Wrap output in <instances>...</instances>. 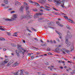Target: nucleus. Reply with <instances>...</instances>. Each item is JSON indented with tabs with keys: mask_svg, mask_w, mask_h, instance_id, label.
Wrapping results in <instances>:
<instances>
[{
	"mask_svg": "<svg viewBox=\"0 0 75 75\" xmlns=\"http://www.w3.org/2000/svg\"><path fill=\"white\" fill-rule=\"evenodd\" d=\"M67 35H66L65 36V38H66V44H68V38H71L72 35H71V32H69V30H67Z\"/></svg>",
	"mask_w": 75,
	"mask_h": 75,
	"instance_id": "nucleus-1",
	"label": "nucleus"
},
{
	"mask_svg": "<svg viewBox=\"0 0 75 75\" xmlns=\"http://www.w3.org/2000/svg\"><path fill=\"white\" fill-rule=\"evenodd\" d=\"M13 18L11 19H9L8 18H6L5 19V21H12L13 20H15L14 18H17V15H14L13 16Z\"/></svg>",
	"mask_w": 75,
	"mask_h": 75,
	"instance_id": "nucleus-2",
	"label": "nucleus"
},
{
	"mask_svg": "<svg viewBox=\"0 0 75 75\" xmlns=\"http://www.w3.org/2000/svg\"><path fill=\"white\" fill-rule=\"evenodd\" d=\"M8 61L9 60L8 59H5L4 61H2L0 62V64L1 65H5L6 64H7Z\"/></svg>",
	"mask_w": 75,
	"mask_h": 75,
	"instance_id": "nucleus-3",
	"label": "nucleus"
},
{
	"mask_svg": "<svg viewBox=\"0 0 75 75\" xmlns=\"http://www.w3.org/2000/svg\"><path fill=\"white\" fill-rule=\"evenodd\" d=\"M43 13L42 12L39 13H36L35 15V16H34V17L35 18H36V17H38L37 16H42L43 15Z\"/></svg>",
	"mask_w": 75,
	"mask_h": 75,
	"instance_id": "nucleus-4",
	"label": "nucleus"
},
{
	"mask_svg": "<svg viewBox=\"0 0 75 75\" xmlns=\"http://www.w3.org/2000/svg\"><path fill=\"white\" fill-rule=\"evenodd\" d=\"M64 17L66 19H67V20H69L70 21H69V22H70V23H73L74 24H75V22L73 21L72 20H71V19H68V17L67 16H64Z\"/></svg>",
	"mask_w": 75,
	"mask_h": 75,
	"instance_id": "nucleus-5",
	"label": "nucleus"
},
{
	"mask_svg": "<svg viewBox=\"0 0 75 75\" xmlns=\"http://www.w3.org/2000/svg\"><path fill=\"white\" fill-rule=\"evenodd\" d=\"M24 10V6H22L19 9V11L21 13H23Z\"/></svg>",
	"mask_w": 75,
	"mask_h": 75,
	"instance_id": "nucleus-6",
	"label": "nucleus"
},
{
	"mask_svg": "<svg viewBox=\"0 0 75 75\" xmlns=\"http://www.w3.org/2000/svg\"><path fill=\"white\" fill-rule=\"evenodd\" d=\"M57 0H54V1L55 2V3H56V5H57V6H59V4H60L61 2L57 1Z\"/></svg>",
	"mask_w": 75,
	"mask_h": 75,
	"instance_id": "nucleus-7",
	"label": "nucleus"
},
{
	"mask_svg": "<svg viewBox=\"0 0 75 75\" xmlns=\"http://www.w3.org/2000/svg\"><path fill=\"white\" fill-rule=\"evenodd\" d=\"M56 32L58 34H59V38H60V39H62V37H61V33H60L58 32L56 30Z\"/></svg>",
	"mask_w": 75,
	"mask_h": 75,
	"instance_id": "nucleus-8",
	"label": "nucleus"
},
{
	"mask_svg": "<svg viewBox=\"0 0 75 75\" xmlns=\"http://www.w3.org/2000/svg\"><path fill=\"white\" fill-rule=\"evenodd\" d=\"M14 61L13 60H11V61H10L8 63V64L7 65L8 66H10L11 64H12L13 63Z\"/></svg>",
	"mask_w": 75,
	"mask_h": 75,
	"instance_id": "nucleus-9",
	"label": "nucleus"
},
{
	"mask_svg": "<svg viewBox=\"0 0 75 75\" xmlns=\"http://www.w3.org/2000/svg\"><path fill=\"white\" fill-rule=\"evenodd\" d=\"M16 54L17 55V56H18V57H19V56H20V54H19V52H18V51L17 50H16Z\"/></svg>",
	"mask_w": 75,
	"mask_h": 75,
	"instance_id": "nucleus-10",
	"label": "nucleus"
},
{
	"mask_svg": "<svg viewBox=\"0 0 75 75\" xmlns=\"http://www.w3.org/2000/svg\"><path fill=\"white\" fill-rule=\"evenodd\" d=\"M19 64H20L19 63H17V62H16L13 65V67H16V66L18 65Z\"/></svg>",
	"mask_w": 75,
	"mask_h": 75,
	"instance_id": "nucleus-11",
	"label": "nucleus"
},
{
	"mask_svg": "<svg viewBox=\"0 0 75 75\" xmlns=\"http://www.w3.org/2000/svg\"><path fill=\"white\" fill-rule=\"evenodd\" d=\"M28 16H25V15H23L22 16V18H27Z\"/></svg>",
	"mask_w": 75,
	"mask_h": 75,
	"instance_id": "nucleus-12",
	"label": "nucleus"
},
{
	"mask_svg": "<svg viewBox=\"0 0 75 75\" xmlns=\"http://www.w3.org/2000/svg\"><path fill=\"white\" fill-rule=\"evenodd\" d=\"M71 50H70V52H71V51H74V47L73 46H71Z\"/></svg>",
	"mask_w": 75,
	"mask_h": 75,
	"instance_id": "nucleus-13",
	"label": "nucleus"
},
{
	"mask_svg": "<svg viewBox=\"0 0 75 75\" xmlns=\"http://www.w3.org/2000/svg\"><path fill=\"white\" fill-rule=\"evenodd\" d=\"M4 3L6 4H8V0H4Z\"/></svg>",
	"mask_w": 75,
	"mask_h": 75,
	"instance_id": "nucleus-14",
	"label": "nucleus"
},
{
	"mask_svg": "<svg viewBox=\"0 0 75 75\" xmlns=\"http://www.w3.org/2000/svg\"><path fill=\"white\" fill-rule=\"evenodd\" d=\"M34 4H35V6H40V4L37 2H34Z\"/></svg>",
	"mask_w": 75,
	"mask_h": 75,
	"instance_id": "nucleus-15",
	"label": "nucleus"
},
{
	"mask_svg": "<svg viewBox=\"0 0 75 75\" xmlns=\"http://www.w3.org/2000/svg\"><path fill=\"white\" fill-rule=\"evenodd\" d=\"M3 26H0V30H2V31H4V30L3 29Z\"/></svg>",
	"mask_w": 75,
	"mask_h": 75,
	"instance_id": "nucleus-16",
	"label": "nucleus"
},
{
	"mask_svg": "<svg viewBox=\"0 0 75 75\" xmlns=\"http://www.w3.org/2000/svg\"><path fill=\"white\" fill-rule=\"evenodd\" d=\"M71 42H69L68 43H67V47H69V46L71 45Z\"/></svg>",
	"mask_w": 75,
	"mask_h": 75,
	"instance_id": "nucleus-17",
	"label": "nucleus"
},
{
	"mask_svg": "<svg viewBox=\"0 0 75 75\" xmlns=\"http://www.w3.org/2000/svg\"><path fill=\"white\" fill-rule=\"evenodd\" d=\"M13 36H15V37H17V33L16 32L14 33V34L13 35Z\"/></svg>",
	"mask_w": 75,
	"mask_h": 75,
	"instance_id": "nucleus-18",
	"label": "nucleus"
},
{
	"mask_svg": "<svg viewBox=\"0 0 75 75\" xmlns=\"http://www.w3.org/2000/svg\"><path fill=\"white\" fill-rule=\"evenodd\" d=\"M47 51H51V49L49 47H47Z\"/></svg>",
	"mask_w": 75,
	"mask_h": 75,
	"instance_id": "nucleus-19",
	"label": "nucleus"
},
{
	"mask_svg": "<svg viewBox=\"0 0 75 75\" xmlns=\"http://www.w3.org/2000/svg\"><path fill=\"white\" fill-rule=\"evenodd\" d=\"M26 30H28V31H29V32L32 33V31H31V30H30L28 29V27H27Z\"/></svg>",
	"mask_w": 75,
	"mask_h": 75,
	"instance_id": "nucleus-20",
	"label": "nucleus"
},
{
	"mask_svg": "<svg viewBox=\"0 0 75 75\" xmlns=\"http://www.w3.org/2000/svg\"><path fill=\"white\" fill-rule=\"evenodd\" d=\"M67 28H68V29H69V30H71V28H70V27H69V25H67V26H66Z\"/></svg>",
	"mask_w": 75,
	"mask_h": 75,
	"instance_id": "nucleus-21",
	"label": "nucleus"
},
{
	"mask_svg": "<svg viewBox=\"0 0 75 75\" xmlns=\"http://www.w3.org/2000/svg\"><path fill=\"white\" fill-rule=\"evenodd\" d=\"M29 1L30 3H31L32 4H33V3H34V2H33V1L30 0H29Z\"/></svg>",
	"mask_w": 75,
	"mask_h": 75,
	"instance_id": "nucleus-22",
	"label": "nucleus"
},
{
	"mask_svg": "<svg viewBox=\"0 0 75 75\" xmlns=\"http://www.w3.org/2000/svg\"><path fill=\"white\" fill-rule=\"evenodd\" d=\"M32 28V30H33V31H37L34 28Z\"/></svg>",
	"mask_w": 75,
	"mask_h": 75,
	"instance_id": "nucleus-23",
	"label": "nucleus"
},
{
	"mask_svg": "<svg viewBox=\"0 0 75 75\" xmlns=\"http://www.w3.org/2000/svg\"><path fill=\"white\" fill-rule=\"evenodd\" d=\"M29 9V7L28 6H26V10H28Z\"/></svg>",
	"mask_w": 75,
	"mask_h": 75,
	"instance_id": "nucleus-24",
	"label": "nucleus"
},
{
	"mask_svg": "<svg viewBox=\"0 0 75 75\" xmlns=\"http://www.w3.org/2000/svg\"><path fill=\"white\" fill-rule=\"evenodd\" d=\"M66 52L67 53V54H69V53L70 51H69V50H66Z\"/></svg>",
	"mask_w": 75,
	"mask_h": 75,
	"instance_id": "nucleus-25",
	"label": "nucleus"
},
{
	"mask_svg": "<svg viewBox=\"0 0 75 75\" xmlns=\"http://www.w3.org/2000/svg\"><path fill=\"white\" fill-rule=\"evenodd\" d=\"M17 49L18 50H20V47H19V45H17Z\"/></svg>",
	"mask_w": 75,
	"mask_h": 75,
	"instance_id": "nucleus-26",
	"label": "nucleus"
},
{
	"mask_svg": "<svg viewBox=\"0 0 75 75\" xmlns=\"http://www.w3.org/2000/svg\"><path fill=\"white\" fill-rule=\"evenodd\" d=\"M33 11H38V9H33Z\"/></svg>",
	"mask_w": 75,
	"mask_h": 75,
	"instance_id": "nucleus-27",
	"label": "nucleus"
},
{
	"mask_svg": "<svg viewBox=\"0 0 75 75\" xmlns=\"http://www.w3.org/2000/svg\"><path fill=\"white\" fill-rule=\"evenodd\" d=\"M18 2L17 1H15V5L17 4H18Z\"/></svg>",
	"mask_w": 75,
	"mask_h": 75,
	"instance_id": "nucleus-28",
	"label": "nucleus"
},
{
	"mask_svg": "<svg viewBox=\"0 0 75 75\" xmlns=\"http://www.w3.org/2000/svg\"><path fill=\"white\" fill-rule=\"evenodd\" d=\"M61 6L63 8H64V4H62L61 5Z\"/></svg>",
	"mask_w": 75,
	"mask_h": 75,
	"instance_id": "nucleus-29",
	"label": "nucleus"
},
{
	"mask_svg": "<svg viewBox=\"0 0 75 75\" xmlns=\"http://www.w3.org/2000/svg\"><path fill=\"white\" fill-rule=\"evenodd\" d=\"M18 72H17L16 73H14L13 74L14 75H17L18 74Z\"/></svg>",
	"mask_w": 75,
	"mask_h": 75,
	"instance_id": "nucleus-30",
	"label": "nucleus"
},
{
	"mask_svg": "<svg viewBox=\"0 0 75 75\" xmlns=\"http://www.w3.org/2000/svg\"><path fill=\"white\" fill-rule=\"evenodd\" d=\"M55 50L56 51H59V48H55Z\"/></svg>",
	"mask_w": 75,
	"mask_h": 75,
	"instance_id": "nucleus-31",
	"label": "nucleus"
},
{
	"mask_svg": "<svg viewBox=\"0 0 75 75\" xmlns=\"http://www.w3.org/2000/svg\"><path fill=\"white\" fill-rule=\"evenodd\" d=\"M25 74L26 75H28V74H29V73L27 71H25Z\"/></svg>",
	"mask_w": 75,
	"mask_h": 75,
	"instance_id": "nucleus-32",
	"label": "nucleus"
},
{
	"mask_svg": "<svg viewBox=\"0 0 75 75\" xmlns=\"http://www.w3.org/2000/svg\"><path fill=\"white\" fill-rule=\"evenodd\" d=\"M58 25H59V26H60V27H63V25L61 24H58Z\"/></svg>",
	"mask_w": 75,
	"mask_h": 75,
	"instance_id": "nucleus-33",
	"label": "nucleus"
},
{
	"mask_svg": "<svg viewBox=\"0 0 75 75\" xmlns=\"http://www.w3.org/2000/svg\"><path fill=\"white\" fill-rule=\"evenodd\" d=\"M45 10H46L47 11H49L50 10V9L47 8H45Z\"/></svg>",
	"mask_w": 75,
	"mask_h": 75,
	"instance_id": "nucleus-34",
	"label": "nucleus"
},
{
	"mask_svg": "<svg viewBox=\"0 0 75 75\" xmlns=\"http://www.w3.org/2000/svg\"><path fill=\"white\" fill-rule=\"evenodd\" d=\"M18 51H19L21 53H23V51H22V50H20L19 49V50H18Z\"/></svg>",
	"mask_w": 75,
	"mask_h": 75,
	"instance_id": "nucleus-35",
	"label": "nucleus"
},
{
	"mask_svg": "<svg viewBox=\"0 0 75 75\" xmlns=\"http://www.w3.org/2000/svg\"><path fill=\"white\" fill-rule=\"evenodd\" d=\"M45 8H50V7H48L47 6H45Z\"/></svg>",
	"mask_w": 75,
	"mask_h": 75,
	"instance_id": "nucleus-36",
	"label": "nucleus"
},
{
	"mask_svg": "<svg viewBox=\"0 0 75 75\" xmlns=\"http://www.w3.org/2000/svg\"><path fill=\"white\" fill-rule=\"evenodd\" d=\"M20 71L21 72L23 73V71H24V70L23 69H21Z\"/></svg>",
	"mask_w": 75,
	"mask_h": 75,
	"instance_id": "nucleus-37",
	"label": "nucleus"
},
{
	"mask_svg": "<svg viewBox=\"0 0 75 75\" xmlns=\"http://www.w3.org/2000/svg\"><path fill=\"white\" fill-rule=\"evenodd\" d=\"M20 75H24V74L23 73L21 72Z\"/></svg>",
	"mask_w": 75,
	"mask_h": 75,
	"instance_id": "nucleus-38",
	"label": "nucleus"
},
{
	"mask_svg": "<svg viewBox=\"0 0 75 75\" xmlns=\"http://www.w3.org/2000/svg\"><path fill=\"white\" fill-rule=\"evenodd\" d=\"M6 5L5 4H1V6H5Z\"/></svg>",
	"mask_w": 75,
	"mask_h": 75,
	"instance_id": "nucleus-39",
	"label": "nucleus"
},
{
	"mask_svg": "<svg viewBox=\"0 0 75 75\" xmlns=\"http://www.w3.org/2000/svg\"><path fill=\"white\" fill-rule=\"evenodd\" d=\"M26 13L28 14H29V13H30V11H26Z\"/></svg>",
	"mask_w": 75,
	"mask_h": 75,
	"instance_id": "nucleus-40",
	"label": "nucleus"
},
{
	"mask_svg": "<svg viewBox=\"0 0 75 75\" xmlns=\"http://www.w3.org/2000/svg\"><path fill=\"white\" fill-rule=\"evenodd\" d=\"M48 55H52V53H51V52H49V53H48Z\"/></svg>",
	"mask_w": 75,
	"mask_h": 75,
	"instance_id": "nucleus-41",
	"label": "nucleus"
},
{
	"mask_svg": "<svg viewBox=\"0 0 75 75\" xmlns=\"http://www.w3.org/2000/svg\"><path fill=\"white\" fill-rule=\"evenodd\" d=\"M45 64L46 65H49V63H48L47 62H46V63H45Z\"/></svg>",
	"mask_w": 75,
	"mask_h": 75,
	"instance_id": "nucleus-42",
	"label": "nucleus"
},
{
	"mask_svg": "<svg viewBox=\"0 0 75 75\" xmlns=\"http://www.w3.org/2000/svg\"><path fill=\"white\" fill-rule=\"evenodd\" d=\"M8 35H11V33H7Z\"/></svg>",
	"mask_w": 75,
	"mask_h": 75,
	"instance_id": "nucleus-43",
	"label": "nucleus"
},
{
	"mask_svg": "<svg viewBox=\"0 0 75 75\" xmlns=\"http://www.w3.org/2000/svg\"><path fill=\"white\" fill-rule=\"evenodd\" d=\"M15 12V11H12L11 12V13H14Z\"/></svg>",
	"mask_w": 75,
	"mask_h": 75,
	"instance_id": "nucleus-44",
	"label": "nucleus"
},
{
	"mask_svg": "<svg viewBox=\"0 0 75 75\" xmlns=\"http://www.w3.org/2000/svg\"><path fill=\"white\" fill-rule=\"evenodd\" d=\"M40 8H44L45 9V8L43 6H40Z\"/></svg>",
	"mask_w": 75,
	"mask_h": 75,
	"instance_id": "nucleus-45",
	"label": "nucleus"
},
{
	"mask_svg": "<svg viewBox=\"0 0 75 75\" xmlns=\"http://www.w3.org/2000/svg\"><path fill=\"white\" fill-rule=\"evenodd\" d=\"M34 39L35 40H36V41H38V39H37L36 38H35Z\"/></svg>",
	"mask_w": 75,
	"mask_h": 75,
	"instance_id": "nucleus-46",
	"label": "nucleus"
},
{
	"mask_svg": "<svg viewBox=\"0 0 75 75\" xmlns=\"http://www.w3.org/2000/svg\"><path fill=\"white\" fill-rule=\"evenodd\" d=\"M5 40V39H4V38H2L1 39V41H4Z\"/></svg>",
	"mask_w": 75,
	"mask_h": 75,
	"instance_id": "nucleus-47",
	"label": "nucleus"
},
{
	"mask_svg": "<svg viewBox=\"0 0 75 75\" xmlns=\"http://www.w3.org/2000/svg\"><path fill=\"white\" fill-rule=\"evenodd\" d=\"M38 2L39 3H41L42 4V2L41 1V0H39Z\"/></svg>",
	"mask_w": 75,
	"mask_h": 75,
	"instance_id": "nucleus-48",
	"label": "nucleus"
},
{
	"mask_svg": "<svg viewBox=\"0 0 75 75\" xmlns=\"http://www.w3.org/2000/svg\"><path fill=\"white\" fill-rule=\"evenodd\" d=\"M59 63H61V62H62V60H59L58 62Z\"/></svg>",
	"mask_w": 75,
	"mask_h": 75,
	"instance_id": "nucleus-49",
	"label": "nucleus"
},
{
	"mask_svg": "<svg viewBox=\"0 0 75 75\" xmlns=\"http://www.w3.org/2000/svg\"><path fill=\"white\" fill-rule=\"evenodd\" d=\"M9 7V6H6L5 7V8H8Z\"/></svg>",
	"mask_w": 75,
	"mask_h": 75,
	"instance_id": "nucleus-50",
	"label": "nucleus"
},
{
	"mask_svg": "<svg viewBox=\"0 0 75 75\" xmlns=\"http://www.w3.org/2000/svg\"><path fill=\"white\" fill-rule=\"evenodd\" d=\"M3 50L4 51H6V48H4Z\"/></svg>",
	"mask_w": 75,
	"mask_h": 75,
	"instance_id": "nucleus-51",
	"label": "nucleus"
},
{
	"mask_svg": "<svg viewBox=\"0 0 75 75\" xmlns=\"http://www.w3.org/2000/svg\"><path fill=\"white\" fill-rule=\"evenodd\" d=\"M18 5H20V6H21V3H20V2H18Z\"/></svg>",
	"mask_w": 75,
	"mask_h": 75,
	"instance_id": "nucleus-52",
	"label": "nucleus"
},
{
	"mask_svg": "<svg viewBox=\"0 0 75 75\" xmlns=\"http://www.w3.org/2000/svg\"><path fill=\"white\" fill-rule=\"evenodd\" d=\"M59 68H60V69H63V67H60Z\"/></svg>",
	"mask_w": 75,
	"mask_h": 75,
	"instance_id": "nucleus-53",
	"label": "nucleus"
},
{
	"mask_svg": "<svg viewBox=\"0 0 75 75\" xmlns=\"http://www.w3.org/2000/svg\"><path fill=\"white\" fill-rule=\"evenodd\" d=\"M53 42L54 43V44H56V41H55V40H54L53 41Z\"/></svg>",
	"mask_w": 75,
	"mask_h": 75,
	"instance_id": "nucleus-54",
	"label": "nucleus"
},
{
	"mask_svg": "<svg viewBox=\"0 0 75 75\" xmlns=\"http://www.w3.org/2000/svg\"><path fill=\"white\" fill-rule=\"evenodd\" d=\"M42 1L43 2V3H45V0H43Z\"/></svg>",
	"mask_w": 75,
	"mask_h": 75,
	"instance_id": "nucleus-55",
	"label": "nucleus"
},
{
	"mask_svg": "<svg viewBox=\"0 0 75 75\" xmlns=\"http://www.w3.org/2000/svg\"><path fill=\"white\" fill-rule=\"evenodd\" d=\"M31 59H34V57L33 56H32L31 57Z\"/></svg>",
	"mask_w": 75,
	"mask_h": 75,
	"instance_id": "nucleus-56",
	"label": "nucleus"
},
{
	"mask_svg": "<svg viewBox=\"0 0 75 75\" xmlns=\"http://www.w3.org/2000/svg\"><path fill=\"white\" fill-rule=\"evenodd\" d=\"M40 41H41V42H43V41H42V39L40 40Z\"/></svg>",
	"mask_w": 75,
	"mask_h": 75,
	"instance_id": "nucleus-57",
	"label": "nucleus"
},
{
	"mask_svg": "<svg viewBox=\"0 0 75 75\" xmlns=\"http://www.w3.org/2000/svg\"><path fill=\"white\" fill-rule=\"evenodd\" d=\"M53 9H54V10H56V11H58V10L56 9V8H53Z\"/></svg>",
	"mask_w": 75,
	"mask_h": 75,
	"instance_id": "nucleus-58",
	"label": "nucleus"
},
{
	"mask_svg": "<svg viewBox=\"0 0 75 75\" xmlns=\"http://www.w3.org/2000/svg\"><path fill=\"white\" fill-rule=\"evenodd\" d=\"M73 74H75V70H73Z\"/></svg>",
	"mask_w": 75,
	"mask_h": 75,
	"instance_id": "nucleus-59",
	"label": "nucleus"
},
{
	"mask_svg": "<svg viewBox=\"0 0 75 75\" xmlns=\"http://www.w3.org/2000/svg\"><path fill=\"white\" fill-rule=\"evenodd\" d=\"M42 19H43V18H40V19H39V20H42Z\"/></svg>",
	"mask_w": 75,
	"mask_h": 75,
	"instance_id": "nucleus-60",
	"label": "nucleus"
},
{
	"mask_svg": "<svg viewBox=\"0 0 75 75\" xmlns=\"http://www.w3.org/2000/svg\"><path fill=\"white\" fill-rule=\"evenodd\" d=\"M50 42H51V43H52V40H50Z\"/></svg>",
	"mask_w": 75,
	"mask_h": 75,
	"instance_id": "nucleus-61",
	"label": "nucleus"
},
{
	"mask_svg": "<svg viewBox=\"0 0 75 75\" xmlns=\"http://www.w3.org/2000/svg\"><path fill=\"white\" fill-rule=\"evenodd\" d=\"M62 50H63V51H65V50H66L65 49H62Z\"/></svg>",
	"mask_w": 75,
	"mask_h": 75,
	"instance_id": "nucleus-62",
	"label": "nucleus"
},
{
	"mask_svg": "<svg viewBox=\"0 0 75 75\" xmlns=\"http://www.w3.org/2000/svg\"><path fill=\"white\" fill-rule=\"evenodd\" d=\"M44 46H47V44L46 43L44 44Z\"/></svg>",
	"mask_w": 75,
	"mask_h": 75,
	"instance_id": "nucleus-63",
	"label": "nucleus"
},
{
	"mask_svg": "<svg viewBox=\"0 0 75 75\" xmlns=\"http://www.w3.org/2000/svg\"><path fill=\"white\" fill-rule=\"evenodd\" d=\"M41 75H45V74H42Z\"/></svg>",
	"mask_w": 75,
	"mask_h": 75,
	"instance_id": "nucleus-64",
	"label": "nucleus"
}]
</instances>
